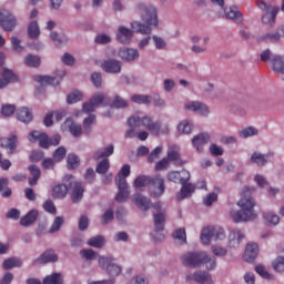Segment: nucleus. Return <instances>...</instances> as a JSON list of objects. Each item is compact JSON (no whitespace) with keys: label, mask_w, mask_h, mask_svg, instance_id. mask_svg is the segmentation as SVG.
I'll list each match as a JSON object with an SVG mask.
<instances>
[{"label":"nucleus","mask_w":284,"mask_h":284,"mask_svg":"<svg viewBox=\"0 0 284 284\" xmlns=\"http://www.w3.org/2000/svg\"><path fill=\"white\" fill-rule=\"evenodd\" d=\"M11 44L14 52H23V47L21 45V41L17 37H11Z\"/></svg>","instance_id":"774afa93"},{"label":"nucleus","mask_w":284,"mask_h":284,"mask_svg":"<svg viewBox=\"0 0 284 284\" xmlns=\"http://www.w3.org/2000/svg\"><path fill=\"white\" fill-rule=\"evenodd\" d=\"M104 244H105V239H103L102 235L91 237L88 241V245H90V247H95L97 250H101V247H103Z\"/></svg>","instance_id":"c03bdc74"},{"label":"nucleus","mask_w":284,"mask_h":284,"mask_svg":"<svg viewBox=\"0 0 284 284\" xmlns=\"http://www.w3.org/2000/svg\"><path fill=\"white\" fill-rule=\"evenodd\" d=\"M38 217H39V211L31 210L23 217H21L20 225H22L23 227H28L32 225V223H34Z\"/></svg>","instance_id":"cd10ccee"},{"label":"nucleus","mask_w":284,"mask_h":284,"mask_svg":"<svg viewBox=\"0 0 284 284\" xmlns=\"http://www.w3.org/2000/svg\"><path fill=\"white\" fill-rule=\"evenodd\" d=\"M150 185L149 194L152 199H161L165 194V180L160 174L155 176L141 175L134 180V187H145Z\"/></svg>","instance_id":"20e7f679"},{"label":"nucleus","mask_w":284,"mask_h":284,"mask_svg":"<svg viewBox=\"0 0 284 284\" xmlns=\"http://www.w3.org/2000/svg\"><path fill=\"white\" fill-rule=\"evenodd\" d=\"M34 81L41 85H59V79L50 75H34Z\"/></svg>","instance_id":"473e14b6"},{"label":"nucleus","mask_w":284,"mask_h":284,"mask_svg":"<svg viewBox=\"0 0 284 284\" xmlns=\"http://www.w3.org/2000/svg\"><path fill=\"white\" fill-rule=\"evenodd\" d=\"M258 134V130L254 126H248L240 131V136L242 139H248V136H256Z\"/></svg>","instance_id":"603ef678"},{"label":"nucleus","mask_w":284,"mask_h":284,"mask_svg":"<svg viewBox=\"0 0 284 284\" xmlns=\"http://www.w3.org/2000/svg\"><path fill=\"white\" fill-rule=\"evenodd\" d=\"M99 267L106 270L110 276H119L121 274V266L114 264V257L112 256H99Z\"/></svg>","instance_id":"1a4fd4ad"},{"label":"nucleus","mask_w":284,"mask_h":284,"mask_svg":"<svg viewBox=\"0 0 284 284\" xmlns=\"http://www.w3.org/2000/svg\"><path fill=\"white\" fill-rule=\"evenodd\" d=\"M80 256L85 261H94L97 258V252L92 248H83L80 251Z\"/></svg>","instance_id":"3c124183"},{"label":"nucleus","mask_w":284,"mask_h":284,"mask_svg":"<svg viewBox=\"0 0 284 284\" xmlns=\"http://www.w3.org/2000/svg\"><path fill=\"white\" fill-rule=\"evenodd\" d=\"M29 141L30 143H37L38 141L40 148H44V150L50 148V139L48 138V134L41 133L39 131H32L29 133Z\"/></svg>","instance_id":"4468645a"},{"label":"nucleus","mask_w":284,"mask_h":284,"mask_svg":"<svg viewBox=\"0 0 284 284\" xmlns=\"http://www.w3.org/2000/svg\"><path fill=\"white\" fill-rule=\"evenodd\" d=\"M63 274L61 273H52L51 275H47L42 284H63Z\"/></svg>","instance_id":"f704fd0d"},{"label":"nucleus","mask_w":284,"mask_h":284,"mask_svg":"<svg viewBox=\"0 0 284 284\" xmlns=\"http://www.w3.org/2000/svg\"><path fill=\"white\" fill-rule=\"evenodd\" d=\"M17 81H19V78L14 72H12V70L4 68L0 71V90L7 88L10 83H17Z\"/></svg>","instance_id":"ddd939ff"},{"label":"nucleus","mask_w":284,"mask_h":284,"mask_svg":"<svg viewBox=\"0 0 284 284\" xmlns=\"http://www.w3.org/2000/svg\"><path fill=\"white\" fill-rule=\"evenodd\" d=\"M131 101L133 103H138L139 105H150V103H152V97L143 95V94H134L131 97Z\"/></svg>","instance_id":"58836bf2"},{"label":"nucleus","mask_w":284,"mask_h":284,"mask_svg":"<svg viewBox=\"0 0 284 284\" xmlns=\"http://www.w3.org/2000/svg\"><path fill=\"white\" fill-rule=\"evenodd\" d=\"M226 19H231L237 23V26H243V14L240 12L239 8L230 7L224 10Z\"/></svg>","instance_id":"a878e982"},{"label":"nucleus","mask_w":284,"mask_h":284,"mask_svg":"<svg viewBox=\"0 0 284 284\" xmlns=\"http://www.w3.org/2000/svg\"><path fill=\"white\" fill-rule=\"evenodd\" d=\"M161 152H163V148L162 146H156L148 156V162L149 163H154V161H156V159H159V156H161Z\"/></svg>","instance_id":"0e129e2a"},{"label":"nucleus","mask_w":284,"mask_h":284,"mask_svg":"<svg viewBox=\"0 0 284 284\" xmlns=\"http://www.w3.org/2000/svg\"><path fill=\"white\" fill-rule=\"evenodd\" d=\"M91 81H92L94 88H101V83L103 81V78H102L101 73L94 72L91 75Z\"/></svg>","instance_id":"338daca9"},{"label":"nucleus","mask_w":284,"mask_h":284,"mask_svg":"<svg viewBox=\"0 0 284 284\" xmlns=\"http://www.w3.org/2000/svg\"><path fill=\"white\" fill-rule=\"evenodd\" d=\"M139 10H140L142 20L146 24H143L138 21L131 22V28L133 32H139L140 34H152V27L156 28L159 26V18L156 17V8L140 3Z\"/></svg>","instance_id":"f03ea898"},{"label":"nucleus","mask_w":284,"mask_h":284,"mask_svg":"<svg viewBox=\"0 0 284 284\" xmlns=\"http://www.w3.org/2000/svg\"><path fill=\"white\" fill-rule=\"evenodd\" d=\"M103 101H105V95L103 93H97L89 100V102L83 104L82 110L83 112H87V114L94 112Z\"/></svg>","instance_id":"f8f14e48"},{"label":"nucleus","mask_w":284,"mask_h":284,"mask_svg":"<svg viewBox=\"0 0 284 284\" xmlns=\"http://www.w3.org/2000/svg\"><path fill=\"white\" fill-rule=\"evenodd\" d=\"M8 183L9 181L7 178L0 179V192H2L1 196L3 199H10V196H12V189L8 187Z\"/></svg>","instance_id":"e433bc0d"},{"label":"nucleus","mask_w":284,"mask_h":284,"mask_svg":"<svg viewBox=\"0 0 284 284\" xmlns=\"http://www.w3.org/2000/svg\"><path fill=\"white\" fill-rule=\"evenodd\" d=\"M126 176H130V165L124 164L115 176V185L119 190L115 201L123 203L130 196V187L128 186Z\"/></svg>","instance_id":"423d86ee"},{"label":"nucleus","mask_w":284,"mask_h":284,"mask_svg":"<svg viewBox=\"0 0 284 284\" xmlns=\"http://www.w3.org/2000/svg\"><path fill=\"white\" fill-rule=\"evenodd\" d=\"M257 7L260 8V10H263V12H265L262 16L263 23H270L271 26H274L276 21V14H278V11L281 9L278 7H272V4L264 1L257 2Z\"/></svg>","instance_id":"6e6552de"},{"label":"nucleus","mask_w":284,"mask_h":284,"mask_svg":"<svg viewBox=\"0 0 284 284\" xmlns=\"http://www.w3.org/2000/svg\"><path fill=\"white\" fill-rule=\"evenodd\" d=\"M263 219L267 225H278L281 222V217L273 212H264L263 213Z\"/></svg>","instance_id":"a19ab883"},{"label":"nucleus","mask_w":284,"mask_h":284,"mask_svg":"<svg viewBox=\"0 0 284 284\" xmlns=\"http://www.w3.org/2000/svg\"><path fill=\"white\" fill-rule=\"evenodd\" d=\"M29 172L31 174L32 178H29V185L34 186L39 183V179H41V170L39 169V166L31 164L29 166Z\"/></svg>","instance_id":"c756f323"},{"label":"nucleus","mask_w":284,"mask_h":284,"mask_svg":"<svg viewBox=\"0 0 284 284\" xmlns=\"http://www.w3.org/2000/svg\"><path fill=\"white\" fill-rule=\"evenodd\" d=\"M185 110H190L191 112H197L202 116H207L210 114V109L207 105L199 102V101H191L185 104Z\"/></svg>","instance_id":"6ab92c4d"},{"label":"nucleus","mask_w":284,"mask_h":284,"mask_svg":"<svg viewBox=\"0 0 284 284\" xmlns=\"http://www.w3.org/2000/svg\"><path fill=\"white\" fill-rule=\"evenodd\" d=\"M196 191V186L192 183L185 182L182 184L181 191H180V196H178L179 201H183V199H187V196H192L194 192Z\"/></svg>","instance_id":"c85d7f7f"},{"label":"nucleus","mask_w":284,"mask_h":284,"mask_svg":"<svg viewBox=\"0 0 284 284\" xmlns=\"http://www.w3.org/2000/svg\"><path fill=\"white\" fill-rule=\"evenodd\" d=\"M108 170H110V160L103 159L100 163H98L95 172L98 174H106Z\"/></svg>","instance_id":"09e8293b"},{"label":"nucleus","mask_w":284,"mask_h":284,"mask_svg":"<svg viewBox=\"0 0 284 284\" xmlns=\"http://www.w3.org/2000/svg\"><path fill=\"white\" fill-rule=\"evenodd\" d=\"M19 143V139L17 135H11L10 138H1L0 139V148L7 150L8 154H14L17 151V144Z\"/></svg>","instance_id":"dca6fc26"},{"label":"nucleus","mask_w":284,"mask_h":284,"mask_svg":"<svg viewBox=\"0 0 284 284\" xmlns=\"http://www.w3.org/2000/svg\"><path fill=\"white\" fill-rule=\"evenodd\" d=\"M43 210L44 212H48V214H57V206L52 200H47L43 203Z\"/></svg>","instance_id":"e2e57ef3"},{"label":"nucleus","mask_w":284,"mask_h":284,"mask_svg":"<svg viewBox=\"0 0 284 284\" xmlns=\"http://www.w3.org/2000/svg\"><path fill=\"white\" fill-rule=\"evenodd\" d=\"M133 203L141 210V212H148V210L152 207V201L141 193L133 196Z\"/></svg>","instance_id":"4be33fe9"},{"label":"nucleus","mask_w":284,"mask_h":284,"mask_svg":"<svg viewBox=\"0 0 284 284\" xmlns=\"http://www.w3.org/2000/svg\"><path fill=\"white\" fill-rule=\"evenodd\" d=\"M68 195V186L65 184H58L52 190L53 199H65Z\"/></svg>","instance_id":"c9c22d12"},{"label":"nucleus","mask_w":284,"mask_h":284,"mask_svg":"<svg viewBox=\"0 0 284 284\" xmlns=\"http://www.w3.org/2000/svg\"><path fill=\"white\" fill-rule=\"evenodd\" d=\"M186 281L191 283V281H195L199 284H212V275L207 272H196L194 274L186 275Z\"/></svg>","instance_id":"a211bd4d"},{"label":"nucleus","mask_w":284,"mask_h":284,"mask_svg":"<svg viewBox=\"0 0 284 284\" xmlns=\"http://www.w3.org/2000/svg\"><path fill=\"white\" fill-rule=\"evenodd\" d=\"M83 99V94L80 91H73L67 97V102L69 104L77 103Z\"/></svg>","instance_id":"4d7b16f0"},{"label":"nucleus","mask_w":284,"mask_h":284,"mask_svg":"<svg viewBox=\"0 0 284 284\" xmlns=\"http://www.w3.org/2000/svg\"><path fill=\"white\" fill-rule=\"evenodd\" d=\"M257 256H258V244L256 243L247 244L244 253V261H246V263H254Z\"/></svg>","instance_id":"b1692460"},{"label":"nucleus","mask_w":284,"mask_h":284,"mask_svg":"<svg viewBox=\"0 0 284 284\" xmlns=\"http://www.w3.org/2000/svg\"><path fill=\"white\" fill-rule=\"evenodd\" d=\"M241 211H231V216L234 223H247V221H254L256 219V212L254 207L256 202L253 196L244 195L237 202Z\"/></svg>","instance_id":"7ed1b4c3"},{"label":"nucleus","mask_w":284,"mask_h":284,"mask_svg":"<svg viewBox=\"0 0 284 284\" xmlns=\"http://www.w3.org/2000/svg\"><path fill=\"white\" fill-rule=\"evenodd\" d=\"M225 231L219 226H206L202 230L200 241L203 245H210L211 241H223Z\"/></svg>","instance_id":"0eeeda50"},{"label":"nucleus","mask_w":284,"mask_h":284,"mask_svg":"<svg viewBox=\"0 0 284 284\" xmlns=\"http://www.w3.org/2000/svg\"><path fill=\"white\" fill-rule=\"evenodd\" d=\"M153 222L155 232H163L165 230V213L153 214Z\"/></svg>","instance_id":"7c9ffc66"},{"label":"nucleus","mask_w":284,"mask_h":284,"mask_svg":"<svg viewBox=\"0 0 284 284\" xmlns=\"http://www.w3.org/2000/svg\"><path fill=\"white\" fill-rule=\"evenodd\" d=\"M182 262L187 267H201V265H205L209 271L216 267V257H210L206 252L185 253L182 256Z\"/></svg>","instance_id":"39448f33"},{"label":"nucleus","mask_w":284,"mask_h":284,"mask_svg":"<svg viewBox=\"0 0 284 284\" xmlns=\"http://www.w3.org/2000/svg\"><path fill=\"white\" fill-rule=\"evenodd\" d=\"M111 108H128V101H125L123 98L115 95L112 103Z\"/></svg>","instance_id":"bf43d9fd"},{"label":"nucleus","mask_w":284,"mask_h":284,"mask_svg":"<svg viewBox=\"0 0 284 284\" xmlns=\"http://www.w3.org/2000/svg\"><path fill=\"white\" fill-rule=\"evenodd\" d=\"M71 187V201L73 203H79L81 199H83V193L85 192V189L83 187V184L81 182H73L70 183Z\"/></svg>","instance_id":"412c9836"},{"label":"nucleus","mask_w":284,"mask_h":284,"mask_svg":"<svg viewBox=\"0 0 284 284\" xmlns=\"http://www.w3.org/2000/svg\"><path fill=\"white\" fill-rule=\"evenodd\" d=\"M0 26L4 32H12L17 27V18L6 9L0 10Z\"/></svg>","instance_id":"9d476101"},{"label":"nucleus","mask_w":284,"mask_h":284,"mask_svg":"<svg viewBox=\"0 0 284 284\" xmlns=\"http://www.w3.org/2000/svg\"><path fill=\"white\" fill-rule=\"evenodd\" d=\"M178 130L181 134H190L192 132V124L187 121H183L178 125Z\"/></svg>","instance_id":"680f3d73"},{"label":"nucleus","mask_w":284,"mask_h":284,"mask_svg":"<svg viewBox=\"0 0 284 284\" xmlns=\"http://www.w3.org/2000/svg\"><path fill=\"white\" fill-rule=\"evenodd\" d=\"M173 239L175 241H180V243H187V234L185 233V229H179L173 233Z\"/></svg>","instance_id":"8fccbe9b"},{"label":"nucleus","mask_w":284,"mask_h":284,"mask_svg":"<svg viewBox=\"0 0 284 284\" xmlns=\"http://www.w3.org/2000/svg\"><path fill=\"white\" fill-rule=\"evenodd\" d=\"M210 143V134L200 133L192 139V145L195 148L196 152H203V148Z\"/></svg>","instance_id":"aec40b11"},{"label":"nucleus","mask_w":284,"mask_h":284,"mask_svg":"<svg viewBox=\"0 0 284 284\" xmlns=\"http://www.w3.org/2000/svg\"><path fill=\"white\" fill-rule=\"evenodd\" d=\"M257 41H266L268 43H277V41H281V33L277 31L268 32L263 37H260Z\"/></svg>","instance_id":"ea45409f"},{"label":"nucleus","mask_w":284,"mask_h":284,"mask_svg":"<svg viewBox=\"0 0 284 284\" xmlns=\"http://www.w3.org/2000/svg\"><path fill=\"white\" fill-rule=\"evenodd\" d=\"M26 65H29V68H39L41 65V58L37 55L29 54L26 57Z\"/></svg>","instance_id":"de8ad7c7"},{"label":"nucleus","mask_w":284,"mask_h":284,"mask_svg":"<svg viewBox=\"0 0 284 284\" xmlns=\"http://www.w3.org/2000/svg\"><path fill=\"white\" fill-rule=\"evenodd\" d=\"M101 68L108 74H119L121 72V62L114 59L104 60Z\"/></svg>","instance_id":"f3484780"},{"label":"nucleus","mask_w":284,"mask_h":284,"mask_svg":"<svg viewBox=\"0 0 284 284\" xmlns=\"http://www.w3.org/2000/svg\"><path fill=\"white\" fill-rule=\"evenodd\" d=\"M273 270L275 272H284V257H277L272 263Z\"/></svg>","instance_id":"69168bd1"},{"label":"nucleus","mask_w":284,"mask_h":284,"mask_svg":"<svg viewBox=\"0 0 284 284\" xmlns=\"http://www.w3.org/2000/svg\"><path fill=\"white\" fill-rule=\"evenodd\" d=\"M28 34L30 39H39V34H41V30H39V23L37 21H31L28 27Z\"/></svg>","instance_id":"79ce46f5"},{"label":"nucleus","mask_w":284,"mask_h":284,"mask_svg":"<svg viewBox=\"0 0 284 284\" xmlns=\"http://www.w3.org/2000/svg\"><path fill=\"white\" fill-rule=\"evenodd\" d=\"M59 256L53 250H47L38 258L33 261V265H45V263H57Z\"/></svg>","instance_id":"2eb2a0df"},{"label":"nucleus","mask_w":284,"mask_h":284,"mask_svg":"<svg viewBox=\"0 0 284 284\" xmlns=\"http://www.w3.org/2000/svg\"><path fill=\"white\" fill-rule=\"evenodd\" d=\"M17 116L22 123H30V121H32V111L26 106H22L18 110Z\"/></svg>","instance_id":"72a5a7b5"},{"label":"nucleus","mask_w":284,"mask_h":284,"mask_svg":"<svg viewBox=\"0 0 284 284\" xmlns=\"http://www.w3.org/2000/svg\"><path fill=\"white\" fill-rule=\"evenodd\" d=\"M22 262L17 257H10L3 261V270H12V267H21Z\"/></svg>","instance_id":"37998d69"},{"label":"nucleus","mask_w":284,"mask_h":284,"mask_svg":"<svg viewBox=\"0 0 284 284\" xmlns=\"http://www.w3.org/2000/svg\"><path fill=\"white\" fill-rule=\"evenodd\" d=\"M168 168H170V160L163 158L162 160L155 163L154 170L155 172H162L163 170H168Z\"/></svg>","instance_id":"052dcab7"},{"label":"nucleus","mask_w":284,"mask_h":284,"mask_svg":"<svg viewBox=\"0 0 284 284\" xmlns=\"http://www.w3.org/2000/svg\"><path fill=\"white\" fill-rule=\"evenodd\" d=\"M166 179L171 183H178L179 185H183L184 183H187V181H190V179H192V175L190 174V171H187V170L170 171L166 174Z\"/></svg>","instance_id":"9b49d317"},{"label":"nucleus","mask_w":284,"mask_h":284,"mask_svg":"<svg viewBox=\"0 0 284 284\" xmlns=\"http://www.w3.org/2000/svg\"><path fill=\"white\" fill-rule=\"evenodd\" d=\"M97 121V116L94 114L89 115L87 119L83 121V129H84V134H89L91 132L92 123Z\"/></svg>","instance_id":"864d4df0"},{"label":"nucleus","mask_w":284,"mask_h":284,"mask_svg":"<svg viewBox=\"0 0 284 284\" xmlns=\"http://www.w3.org/2000/svg\"><path fill=\"white\" fill-rule=\"evenodd\" d=\"M114 154V144H110L103 149V151H97L93 154L94 161H100V159H108V156H112Z\"/></svg>","instance_id":"2f4dec72"},{"label":"nucleus","mask_w":284,"mask_h":284,"mask_svg":"<svg viewBox=\"0 0 284 284\" xmlns=\"http://www.w3.org/2000/svg\"><path fill=\"white\" fill-rule=\"evenodd\" d=\"M65 123L69 125V130H70L72 136L78 138L83 134V128L81 126V124L70 121V120H67Z\"/></svg>","instance_id":"4c0bfd02"},{"label":"nucleus","mask_w":284,"mask_h":284,"mask_svg":"<svg viewBox=\"0 0 284 284\" xmlns=\"http://www.w3.org/2000/svg\"><path fill=\"white\" fill-rule=\"evenodd\" d=\"M67 163L69 170H77V168L80 165L79 156L74 153H70L67 158Z\"/></svg>","instance_id":"a18cd8bd"},{"label":"nucleus","mask_w":284,"mask_h":284,"mask_svg":"<svg viewBox=\"0 0 284 284\" xmlns=\"http://www.w3.org/2000/svg\"><path fill=\"white\" fill-rule=\"evenodd\" d=\"M126 125L130 128L125 132V139H134V136H138L140 141H148V136H150V133L146 131H140L136 133V128H145L153 136H161V134H170V126L164 125L161 128L160 121L152 120V116L144 115H132L128 119Z\"/></svg>","instance_id":"f257e3e1"},{"label":"nucleus","mask_w":284,"mask_h":284,"mask_svg":"<svg viewBox=\"0 0 284 284\" xmlns=\"http://www.w3.org/2000/svg\"><path fill=\"white\" fill-rule=\"evenodd\" d=\"M17 111V106L14 104H3L1 108L2 116H12Z\"/></svg>","instance_id":"6e6d98bb"},{"label":"nucleus","mask_w":284,"mask_h":284,"mask_svg":"<svg viewBox=\"0 0 284 284\" xmlns=\"http://www.w3.org/2000/svg\"><path fill=\"white\" fill-rule=\"evenodd\" d=\"M132 37H134V31L125 27H119L116 39L120 43H123L124 45L130 44Z\"/></svg>","instance_id":"5701e85b"},{"label":"nucleus","mask_w":284,"mask_h":284,"mask_svg":"<svg viewBox=\"0 0 284 284\" xmlns=\"http://www.w3.org/2000/svg\"><path fill=\"white\" fill-rule=\"evenodd\" d=\"M245 239V234L241 230H233L229 234V247H239L241 241Z\"/></svg>","instance_id":"393cba45"},{"label":"nucleus","mask_w":284,"mask_h":284,"mask_svg":"<svg viewBox=\"0 0 284 284\" xmlns=\"http://www.w3.org/2000/svg\"><path fill=\"white\" fill-rule=\"evenodd\" d=\"M68 153V151L65 150V148L60 146L58 148L54 153H53V160L59 163L61 161H63V159H65V154Z\"/></svg>","instance_id":"5fc2aeb1"},{"label":"nucleus","mask_w":284,"mask_h":284,"mask_svg":"<svg viewBox=\"0 0 284 284\" xmlns=\"http://www.w3.org/2000/svg\"><path fill=\"white\" fill-rule=\"evenodd\" d=\"M251 160L253 163H256V165H265L267 163V155L254 152Z\"/></svg>","instance_id":"49530a36"},{"label":"nucleus","mask_w":284,"mask_h":284,"mask_svg":"<svg viewBox=\"0 0 284 284\" xmlns=\"http://www.w3.org/2000/svg\"><path fill=\"white\" fill-rule=\"evenodd\" d=\"M119 57L123 59V61H134V59H139V50L128 48L120 49Z\"/></svg>","instance_id":"bb28decb"},{"label":"nucleus","mask_w":284,"mask_h":284,"mask_svg":"<svg viewBox=\"0 0 284 284\" xmlns=\"http://www.w3.org/2000/svg\"><path fill=\"white\" fill-rule=\"evenodd\" d=\"M61 225H63V217L57 216L49 230L50 234H54V232H59V230H61Z\"/></svg>","instance_id":"13d9d810"}]
</instances>
